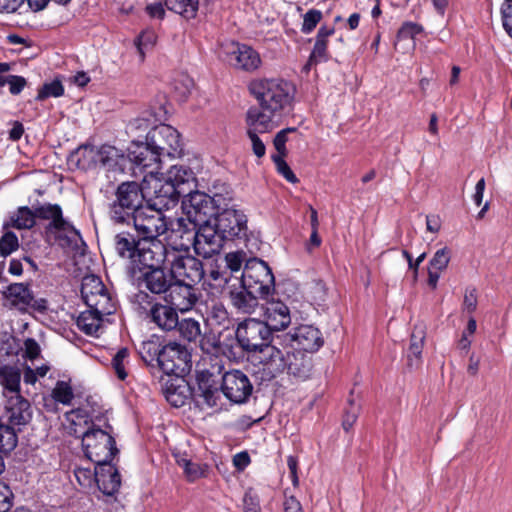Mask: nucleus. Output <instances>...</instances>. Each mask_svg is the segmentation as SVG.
<instances>
[{"instance_id":"f257e3e1","label":"nucleus","mask_w":512,"mask_h":512,"mask_svg":"<svg viewBox=\"0 0 512 512\" xmlns=\"http://www.w3.org/2000/svg\"><path fill=\"white\" fill-rule=\"evenodd\" d=\"M236 339L243 350L256 353L260 363L270 360V369L279 371L281 366L279 345L281 336H273L269 327L261 320L248 318L241 322L236 329Z\"/></svg>"},{"instance_id":"f03ea898","label":"nucleus","mask_w":512,"mask_h":512,"mask_svg":"<svg viewBox=\"0 0 512 512\" xmlns=\"http://www.w3.org/2000/svg\"><path fill=\"white\" fill-rule=\"evenodd\" d=\"M249 91L261 107L281 116L291 108L296 88L283 79H257L250 83Z\"/></svg>"},{"instance_id":"7ed1b4c3","label":"nucleus","mask_w":512,"mask_h":512,"mask_svg":"<svg viewBox=\"0 0 512 512\" xmlns=\"http://www.w3.org/2000/svg\"><path fill=\"white\" fill-rule=\"evenodd\" d=\"M183 196H185L182 201L184 213L201 223L209 221L207 217L215 215L222 206H227L232 200V194L226 188L224 193L215 192L213 196L189 189Z\"/></svg>"},{"instance_id":"20e7f679","label":"nucleus","mask_w":512,"mask_h":512,"mask_svg":"<svg viewBox=\"0 0 512 512\" xmlns=\"http://www.w3.org/2000/svg\"><path fill=\"white\" fill-rule=\"evenodd\" d=\"M144 195L136 182H124L119 185L116 200L110 206V218L119 224L131 222V219L143 208Z\"/></svg>"},{"instance_id":"39448f33","label":"nucleus","mask_w":512,"mask_h":512,"mask_svg":"<svg viewBox=\"0 0 512 512\" xmlns=\"http://www.w3.org/2000/svg\"><path fill=\"white\" fill-rule=\"evenodd\" d=\"M109 430L100 428H91L83 433L82 446L86 457L96 465L108 464L112 461L118 449L111 435V426L107 425Z\"/></svg>"},{"instance_id":"423d86ee","label":"nucleus","mask_w":512,"mask_h":512,"mask_svg":"<svg viewBox=\"0 0 512 512\" xmlns=\"http://www.w3.org/2000/svg\"><path fill=\"white\" fill-rule=\"evenodd\" d=\"M167 267L174 280L193 285L205 274L202 261L189 253L188 246L185 249L170 247Z\"/></svg>"},{"instance_id":"0eeeda50","label":"nucleus","mask_w":512,"mask_h":512,"mask_svg":"<svg viewBox=\"0 0 512 512\" xmlns=\"http://www.w3.org/2000/svg\"><path fill=\"white\" fill-rule=\"evenodd\" d=\"M281 366L279 371H272L270 369V360L263 367L265 378L271 380L287 371L288 374L296 378L306 379L309 377L311 371V358L304 352L293 350L287 344L279 345Z\"/></svg>"},{"instance_id":"6e6552de","label":"nucleus","mask_w":512,"mask_h":512,"mask_svg":"<svg viewBox=\"0 0 512 512\" xmlns=\"http://www.w3.org/2000/svg\"><path fill=\"white\" fill-rule=\"evenodd\" d=\"M240 279L246 289L265 297L274 291V275L263 260L257 258L247 260Z\"/></svg>"},{"instance_id":"1a4fd4ad","label":"nucleus","mask_w":512,"mask_h":512,"mask_svg":"<svg viewBox=\"0 0 512 512\" xmlns=\"http://www.w3.org/2000/svg\"><path fill=\"white\" fill-rule=\"evenodd\" d=\"M131 221L142 241L157 240L168 230V221L163 212L150 205L140 208Z\"/></svg>"},{"instance_id":"9d476101","label":"nucleus","mask_w":512,"mask_h":512,"mask_svg":"<svg viewBox=\"0 0 512 512\" xmlns=\"http://www.w3.org/2000/svg\"><path fill=\"white\" fill-rule=\"evenodd\" d=\"M81 296L88 308L98 313L113 314L116 310L115 301L107 291L101 279L88 275L82 279Z\"/></svg>"},{"instance_id":"9b49d317","label":"nucleus","mask_w":512,"mask_h":512,"mask_svg":"<svg viewBox=\"0 0 512 512\" xmlns=\"http://www.w3.org/2000/svg\"><path fill=\"white\" fill-rule=\"evenodd\" d=\"M158 365L165 374L182 378L190 372L191 354L186 346L169 342L162 347Z\"/></svg>"},{"instance_id":"f8f14e48","label":"nucleus","mask_w":512,"mask_h":512,"mask_svg":"<svg viewBox=\"0 0 512 512\" xmlns=\"http://www.w3.org/2000/svg\"><path fill=\"white\" fill-rule=\"evenodd\" d=\"M151 147L157 149L161 157H179L182 154V143L178 131L170 125L160 124L150 130L146 136Z\"/></svg>"},{"instance_id":"ddd939ff","label":"nucleus","mask_w":512,"mask_h":512,"mask_svg":"<svg viewBox=\"0 0 512 512\" xmlns=\"http://www.w3.org/2000/svg\"><path fill=\"white\" fill-rule=\"evenodd\" d=\"M218 231L226 240H233L235 238H242L246 236L247 232V217L237 209L222 206L216 212V217L213 221Z\"/></svg>"},{"instance_id":"4468645a","label":"nucleus","mask_w":512,"mask_h":512,"mask_svg":"<svg viewBox=\"0 0 512 512\" xmlns=\"http://www.w3.org/2000/svg\"><path fill=\"white\" fill-rule=\"evenodd\" d=\"M170 248L166 247L159 240L139 242L138 252L134 258L133 265L139 270H152L168 265Z\"/></svg>"},{"instance_id":"2eb2a0df","label":"nucleus","mask_w":512,"mask_h":512,"mask_svg":"<svg viewBox=\"0 0 512 512\" xmlns=\"http://www.w3.org/2000/svg\"><path fill=\"white\" fill-rule=\"evenodd\" d=\"M226 239L211 221L200 223L197 232L193 235L192 245L195 252L204 258H210L220 252Z\"/></svg>"},{"instance_id":"dca6fc26","label":"nucleus","mask_w":512,"mask_h":512,"mask_svg":"<svg viewBox=\"0 0 512 512\" xmlns=\"http://www.w3.org/2000/svg\"><path fill=\"white\" fill-rule=\"evenodd\" d=\"M35 217L50 222L45 227L47 235L54 234L57 238L62 236L68 238L69 234L79 235L78 231L71 225L62 214L58 204L45 203L34 208Z\"/></svg>"},{"instance_id":"f3484780","label":"nucleus","mask_w":512,"mask_h":512,"mask_svg":"<svg viewBox=\"0 0 512 512\" xmlns=\"http://www.w3.org/2000/svg\"><path fill=\"white\" fill-rule=\"evenodd\" d=\"M253 386L248 376L240 370H230L222 375L221 391L233 403L241 404L251 395Z\"/></svg>"},{"instance_id":"a211bd4d","label":"nucleus","mask_w":512,"mask_h":512,"mask_svg":"<svg viewBox=\"0 0 512 512\" xmlns=\"http://www.w3.org/2000/svg\"><path fill=\"white\" fill-rule=\"evenodd\" d=\"M282 343L291 349L302 352H315L323 345L319 329L312 325H301L292 334L281 336Z\"/></svg>"},{"instance_id":"6ab92c4d","label":"nucleus","mask_w":512,"mask_h":512,"mask_svg":"<svg viewBox=\"0 0 512 512\" xmlns=\"http://www.w3.org/2000/svg\"><path fill=\"white\" fill-rule=\"evenodd\" d=\"M164 300L175 310L185 313L195 306L198 295L193 284L175 280L167 291Z\"/></svg>"},{"instance_id":"aec40b11","label":"nucleus","mask_w":512,"mask_h":512,"mask_svg":"<svg viewBox=\"0 0 512 512\" xmlns=\"http://www.w3.org/2000/svg\"><path fill=\"white\" fill-rule=\"evenodd\" d=\"M196 403L203 407H215L220 399L218 380L214 372L202 370L197 374V389L194 391Z\"/></svg>"},{"instance_id":"412c9836","label":"nucleus","mask_w":512,"mask_h":512,"mask_svg":"<svg viewBox=\"0 0 512 512\" xmlns=\"http://www.w3.org/2000/svg\"><path fill=\"white\" fill-rule=\"evenodd\" d=\"M166 194H186L195 182L194 172L184 165H172L165 174Z\"/></svg>"},{"instance_id":"4be33fe9","label":"nucleus","mask_w":512,"mask_h":512,"mask_svg":"<svg viewBox=\"0 0 512 512\" xmlns=\"http://www.w3.org/2000/svg\"><path fill=\"white\" fill-rule=\"evenodd\" d=\"M227 56V60L232 66L244 71H254L261 65L259 53L245 44L232 43L228 48Z\"/></svg>"},{"instance_id":"5701e85b","label":"nucleus","mask_w":512,"mask_h":512,"mask_svg":"<svg viewBox=\"0 0 512 512\" xmlns=\"http://www.w3.org/2000/svg\"><path fill=\"white\" fill-rule=\"evenodd\" d=\"M279 117L275 112H270L260 105L252 106L245 116L246 131L267 134L276 127V119Z\"/></svg>"},{"instance_id":"b1692460","label":"nucleus","mask_w":512,"mask_h":512,"mask_svg":"<svg viewBox=\"0 0 512 512\" xmlns=\"http://www.w3.org/2000/svg\"><path fill=\"white\" fill-rule=\"evenodd\" d=\"M129 159L138 167L147 169L155 166L154 169L148 173L153 174L159 169V163L161 162V155L150 145V141L146 140V143H135L133 142L128 149Z\"/></svg>"},{"instance_id":"393cba45","label":"nucleus","mask_w":512,"mask_h":512,"mask_svg":"<svg viewBox=\"0 0 512 512\" xmlns=\"http://www.w3.org/2000/svg\"><path fill=\"white\" fill-rule=\"evenodd\" d=\"M264 323L273 331L287 328L291 323V315L288 306L282 301L267 302L264 307Z\"/></svg>"},{"instance_id":"a878e982","label":"nucleus","mask_w":512,"mask_h":512,"mask_svg":"<svg viewBox=\"0 0 512 512\" xmlns=\"http://www.w3.org/2000/svg\"><path fill=\"white\" fill-rule=\"evenodd\" d=\"M150 318L163 331H174L179 324L177 310L170 305L156 303L150 309Z\"/></svg>"},{"instance_id":"bb28decb","label":"nucleus","mask_w":512,"mask_h":512,"mask_svg":"<svg viewBox=\"0 0 512 512\" xmlns=\"http://www.w3.org/2000/svg\"><path fill=\"white\" fill-rule=\"evenodd\" d=\"M97 466L95 482L98 488L106 495H113L121 485L119 472L110 463Z\"/></svg>"},{"instance_id":"cd10ccee","label":"nucleus","mask_w":512,"mask_h":512,"mask_svg":"<svg viewBox=\"0 0 512 512\" xmlns=\"http://www.w3.org/2000/svg\"><path fill=\"white\" fill-rule=\"evenodd\" d=\"M229 296L233 307L239 312L247 314H251L255 311L258 306L259 298H266L263 295L246 289L242 284L239 288L231 289Z\"/></svg>"},{"instance_id":"c85d7f7f","label":"nucleus","mask_w":512,"mask_h":512,"mask_svg":"<svg viewBox=\"0 0 512 512\" xmlns=\"http://www.w3.org/2000/svg\"><path fill=\"white\" fill-rule=\"evenodd\" d=\"M6 410L8 420L12 425H25L31 419L30 404L20 394L9 397Z\"/></svg>"},{"instance_id":"c756f323","label":"nucleus","mask_w":512,"mask_h":512,"mask_svg":"<svg viewBox=\"0 0 512 512\" xmlns=\"http://www.w3.org/2000/svg\"><path fill=\"white\" fill-rule=\"evenodd\" d=\"M97 147L92 145H81L68 157L70 167L80 170H90L98 166Z\"/></svg>"},{"instance_id":"7c9ffc66","label":"nucleus","mask_w":512,"mask_h":512,"mask_svg":"<svg viewBox=\"0 0 512 512\" xmlns=\"http://www.w3.org/2000/svg\"><path fill=\"white\" fill-rule=\"evenodd\" d=\"M142 282L151 293L166 294L173 283V277L165 272L164 267H160L146 270L143 273Z\"/></svg>"},{"instance_id":"2f4dec72","label":"nucleus","mask_w":512,"mask_h":512,"mask_svg":"<svg viewBox=\"0 0 512 512\" xmlns=\"http://www.w3.org/2000/svg\"><path fill=\"white\" fill-rule=\"evenodd\" d=\"M10 306L20 311H26L33 301V295L28 285L23 283L10 284L3 293Z\"/></svg>"},{"instance_id":"473e14b6","label":"nucleus","mask_w":512,"mask_h":512,"mask_svg":"<svg viewBox=\"0 0 512 512\" xmlns=\"http://www.w3.org/2000/svg\"><path fill=\"white\" fill-rule=\"evenodd\" d=\"M334 33V27H328L326 25L320 27L316 35L314 47L308 59V64H318L328 60V38Z\"/></svg>"},{"instance_id":"72a5a7b5","label":"nucleus","mask_w":512,"mask_h":512,"mask_svg":"<svg viewBox=\"0 0 512 512\" xmlns=\"http://www.w3.org/2000/svg\"><path fill=\"white\" fill-rule=\"evenodd\" d=\"M107 313H98L93 308L80 313L77 318V327L87 335H97L98 331L102 328L104 322V316H108Z\"/></svg>"},{"instance_id":"f704fd0d","label":"nucleus","mask_w":512,"mask_h":512,"mask_svg":"<svg viewBox=\"0 0 512 512\" xmlns=\"http://www.w3.org/2000/svg\"><path fill=\"white\" fill-rule=\"evenodd\" d=\"M140 238L136 237L130 232H120L115 236L114 244L117 254L122 258H127L133 264L136 253L138 252Z\"/></svg>"},{"instance_id":"c9c22d12","label":"nucleus","mask_w":512,"mask_h":512,"mask_svg":"<svg viewBox=\"0 0 512 512\" xmlns=\"http://www.w3.org/2000/svg\"><path fill=\"white\" fill-rule=\"evenodd\" d=\"M154 189V196L149 199L148 205L161 211L168 210L175 206L179 200V197L182 195L174 194L170 196L168 193L166 194V179H164V183L157 181Z\"/></svg>"},{"instance_id":"e433bc0d","label":"nucleus","mask_w":512,"mask_h":512,"mask_svg":"<svg viewBox=\"0 0 512 512\" xmlns=\"http://www.w3.org/2000/svg\"><path fill=\"white\" fill-rule=\"evenodd\" d=\"M200 221L194 220L193 217H179L168 222V229L172 232L180 234V238L186 239L188 242H193V235L197 232Z\"/></svg>"},{"instance_id":"4c0bfd02","label":"nucleus","mask_w":512,"mask_h":512,"mask_svg":"<svg viewBox=\"0 0 512 512\" xmlns=\"http://www.w3.org/2000/svg\"><path fill=\"white\" fill-rule=\"evenodd\" d=\"M98 165L107 169H115L124 160V154L114 146L104 144L97 147Z\"/></svg>"},{"instance_id":"58836bf2","label":"nucleus","mask_w":512,"mask_h":512,"mask_svg":"<svg viewBox=\"0 0 512 512\" xmlns=\"http://www.w3.org/2000/svg\"><path fill=\"white\" fill-rule=\"evenodd\" d=\"M36 224V217L34 210L27 206L18 207V209L11 215L10 222L4 225L5 228L13 227L18 230L31 229Z\"/></svg>"},{"instance_id":"ea45409f","label":"nucleus","mask_w":512,"mask_h":512,"mask_svg":"<svg viewBox=\"0 0 512 512\" xmlns=\"http://www.w3.org/2000/svg\"><path fill=\"white\" fill-rule=\"evenodd\" d=\"M179 336L189 343H197L201 337L202 325L199 320L192 317L179 319L176 329Z\"/></svg>"},{"instance_id":"a19ab883","label":"nucleus","mask_w":512,"mask_h":512,"mask_svg":"<svg viewBox=\"0 0 512 512\" xmlns=\"http://www.w3.org/2000/svg\"><path fill=\"white\" fill-rule=\"evenodd\" d=\"M87 418L88 416L86 411L82 409L67 412L65 414V419L67 422L66 429L69 434L83 438V433L86 431L83 425L87 424Z\"/></svg>"},{"instance_id":"79ce46f5","label":"nucleus","mask_w":512,"mask_h":512,"mask_svg":"<svg viewBox=\"0 0 512 512\" xmlns=\"http://www.w3.org/2000/svg\"><path fill=\"white\" fill-rule=\"evenodd\" d=\"M21 374L18 368L0 366V384L12 395L19 394Z\"/></svg>"},{"instance_id":"37998d69","label":"nucleus","mask_w":512,"mask_h":512,"mask_svg":"<svg viewBox=\"0 0 512 512\" xmlns=\"http://www.w3.org/2000/svg\"><path fill=\"white\" fill-rule=\"evenodd\" d=\"M425 340V332L422 327H415L410 339L408 350L409 366L418 365L421 361V354Z\"/></svg>"},{"instance_id":"c03bdc74","label":"nucleus","mask_w":512,"mask_h":512,"mask_svg":"<svg viewBox=\"0 0 512 512\" xmlns=\"http://www.w3.org/2000/svg\"><path fill=\"white\" fill-rule=\"evenodd\" d=\"M165 4L168 9L187 19H191L197 14L199 0H166Z\"/></svg>"},{"instance_id":"a18cd8bd","label":"nucleus","mask_w":512,"mask_h":512,"mask_svg":"<svg viewBox=\"0 0 512 512\" xmlns=\"http://www.w3.org/2000/svg\"><path fill=\"white\" fill-rule=\"evenodd\" d=\"M163 393L166 400L176 408L182 407L186 403L185 386L175 384L172 380L166 382Z\"/></svg>"},{"instance_id":"49530a36","label":"nucleus","mask_w":512,"mask_h":512,"mask_svg":"<svg viewBox=\"0 0 512 512\" xmlns=\"http://www.w3.org/2000/svg\"><path fill=\"white\" fill-rule=\"evenodd\" d=\"M17 435L10 426L0 424V453H9L17 445Z\"/></svg>"},{"instance_id":"de8ad7c7","label":"nucleus","mask_w":512,"mask_h":512,"mask_svg":"<svg viewBox=\"0 0 512 512\" xmlns=\"http://www.w3.org/2000/svg\"><path fill=\"white\" fill-rule=\"evenodd\" d=\"M129 363V351L127 348H121L112 359V367L120 380H125L128 376L126 365Z\"/></svg>"},{"instance_id":"09e8293b","label":"nucleus","mask_w":512,"mask_h":512,"mask_svg":"<svg viewBox=\"0 0 512 512\" xmlns=\"http://www.w3.org/2000/svg\"><path fill=\"white\" fill-rule=\"evenodd\" d=\"M64 94V87L59 80H53L51 82H46L42 85L38 90V94L36 96L37 101H43L49 97H61Z\"/></svg>"},{"instance_id":"8fccbe9b","label":"nucleus","mask_w":512,"mask_h":512,"mask_svg":"<svg viewBox=\"0 0 512 512\" xmlns=\"http://www.w3.org/2000/svg\"><path fill=\"white\" fill-rule=\"evenodd\" d=\"M160 353H162V348H160V344L154 340L144 341L139 347V354L145 362H151L156 359L159 363Z\"/></svg>"},{"instance_id":"3c124183","label":"nucleus","mask_w":512,"mask_h":512,"mask_svg":"<svg viewBox=\"0 0 512 512\" xmlns=\"http://www.w3.org/2000/svg\"><path fill=\"white\" fill-rule=\"evenodd\" d=\"M200 349L207 354H215L220 349V340L213 332H202L197 340Z\"/></svg>"},{"instance_id":"603ef678","label":"nucleus","mask_w":512,"mask_h":512,"mask_svg":"<svg viewBox=\"0 0 512 512\" xmlns=\"http://www.w3.org/2000/svg\"><path fill=\"white\" fill-rule=\"evenodd\" d=\"M173 88L175 93L178 94L180 100H184L194 88V81L190 76L181 74L174 79Z\"/></svg>"},{"instance_id":"864d4df0","label":"nucleus","mask_w":512,"mask_h":512,"mask_svg":"<svg viewBox=\"0 0 512 512\" xmlns=\"http://www.w3.org/2000/svg\"><path fill=\"white\" fill-rule=\"evenodd\" d=\"M52 396L57 402L68 405L71 403L74 394L68 383L59 381L52 391Z\"/></svg>"},{"instance_id":"5fc2aeb1","label":"nucleus","mask_w":512,"mask_h":512,"mask_svg":"<svg viewBox=\"0 0 512 512\" xmlns=\"http://www.w3.org/2000/svg\"><path fill=\"white\" fill-rule=\"evenodd\" d=\"M19 247V241L14 232L8 231L0 238V255L2 257L9 256Z\"/></svg>"},{"instance_id":"6e6d98bb","label":"nucleus","mask_w":512,"mask_h":512,"mask_svg":"<svg viewBox=\"0 0 512 512\" xmlns=\"http://www.w3.org/2000/svg\"><path fill=\"white\" fill-rule=\"evenodd\" d=\"M207 318L217 325H224L228 322V312L222 303L215 302L208 307Z\"/></svg>"},{"instance_id":"4d7b16f0","label":"nucleus","mask_w":512,"mask_h":512,"mask_svg":"<svg viewBox=\"0 0 512 512\" xmlns=\"http://www.w3.org/2000/svg\"><path fill=\"white\" fill-rule=\"evenodd\" d=\"M322 17H323V15L320 10H317V9L308 10L303 16V23H302L301 31L304 34L311 33L316 28L318 23L321 21Z\"/></svg>"},{"instance_id":"13d9d810","label":"nucleus","mask_w":512,"mask_h":512,"mask_svg":"<svg viewBox=\"0 0 512 512\" xmlns=\"http://www.w3.org/2000/svg\"><path fill=\"white\" fill-rule=\"evenodd\" d=\"M450 262V250L447 247L439 249L435 252L430 260V269L442 272L445 270Z\"/></svg>"},{"instance_id":"bf43d9fd","label":"nucleus","mask_w":512,"mask_h":512,"mask_svg":"<svg viewBox=\"0 0 512 512\" xmlns=\"http://www.w3.org/2000/svg\"><path fill=\"white\" fill-rule=\"evenodd\" d=\"M272 160L276 165L277 172L281 174L288 182L297 183L299 180L293 173L282 155H273Z\"/></svg>"},{"instance_id":"052dcab7","label":"nucleus","mask_w":512,"mask_h":512,"mask_svg":"<svg viewBox=\"0 0 512 512\" xmlns=\"http://www.w3.org/2000/svg\"><path fill=\"white\" fill-rule=\"evenodd\" d=\"M263 133L246 131V135L251 142V148L254 155L262 158L266 154V146L263 139L260 137Z\"/></svg>"},{"instance_id":"680f3d73","label":"nucleus","mask_w":512,"mask_h":512,"mask_svg":"<svg viewBox=\"0 0 512 512\" xmlns=\"http://www.w3.org/2000/svg\"><path fill=\"white\" fill-rule=\"evenodd\" d=\"M349 408L345 411L344 418H343V428L348 431L352 428L354 423L356 422L360 406L354 402V400L350 399L348 400Z\"/></svg>"},{"instance_id":"e2e57ef3","label":"nucleus","mask_w":512,"mask_h":512,"mask_svg":"<svg viewBox=\"0 0 512 512\" xmlns=\"http://www.w3.org/2000/svg\"><path fill=\"white\" fill-rule=\"evenodd\" d=\"M74 475L81 487L88 488L95 482L96 470L92 472L90 468H77Z\"/></svg>"},{"instance_id":"0e129e2a","label":"nucleus","mask_w":512,"mask_h":512,"mask_svg":"<svg viewBox=\"0 0 512 512\" xmlns=\"http://www.w3.org/2000/svg\"><path fill=\"white\" fill-rule=\"evenodd\" d=\"M244 260L245 254L239 251L230 252L225 256L226 265L231 273L240 272Z\"/></svg>"},{"instance_id":"69168bd1","label":"nucleus","mask_w":512,"mask_h":512,"mask_svg":"<svg viewBox=\"0 0 512 512\" xmlns=\"http://www.w3.org/2000/svg\"><path fill=\"white\" fill-rule=\"evenodd\" d=\"M422 26L414 22H405L398 31L397 37L399 39H413L416 35L422 32Z\"/></svg>"},{"instance_id":"338daca9","label":"nucleus","mask_w":512,"mask_h":512,"mask_svg":"<svg viewBox=\"0 0 512 512\" xmlns=\"http://www.w3.org/2000/svg\"><path fill=\"white\" fill-rule=\"evenodd\" d=\"M156 41V35L153 31L147 30L142 32L136 42L137 48L141 56H144V50L152 47Z\"/></svg>"},{"instance_id":"774afa93","label":"nucleus","mask_w":512,"mask_h":512,"mask_svg":"<svg viewBox=\"0 0 512 512\" xmlns=\"http://www.w3.org/2000/svg\"><path fill=\"white\" fill-rule=\"evenodd\" d=\"M502 22L505 31L512 37V0H505L502 8Z\"/></svg>"}]
</instances>
